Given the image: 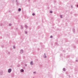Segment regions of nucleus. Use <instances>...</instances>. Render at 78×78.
Segmentation results:
<instances>
[{
  "label": "nucleus",
  "mask_w": 78,
  "mask_h": 78,
  "mask_svg": "<svg viewBox=\"0 0 78 78\" xmlns=\"http://www.w3.org/2000/svg\"><path fill=\"white\" fill-rule=\"evenodd\" d=\"M11 72V69H9L8 70V72H9V73H10V72Z\"/></svg>",
  "instance_id": "f257e3e1"
},
{
  "label": "nucleus",
  "mask_w": 78,
  "mask_h": 78,
  "mask_svg": "<svg viewBox=\"0 0 78 78\" xmlns=\"http://www.w3.org/2000/svg\"><path fill=\"white\" fill-rule=\"evenodd\" d=\"M21 72H23L24 71L23 69H21L20 70Z\"/></svg>",
  "instance_id": "f03ea898"
},
{
  "label": "nucleus",
  "mask_w": 78,
  "mask_h": 78,
  "mask_svg": "<svg viewBox=\"0 0 78 78\" xmlns=\"http://www.w3.org/2000/svg\"><path fill=\"white\" fill-rule=\"evenodd\" d=\"M21 11V9L20 8H19L18 9V11Z\"/></svg>",
  "instance_id": "7ed1b4c3"
},
{
  "label": "nucleus",
  "mask_w": 78,
  "mask_h": 78,
  "mask_svg": "<svg viewBox=\"0 0 78 78\" xmlns=\"http://www.w3.org/2000/svg\"><path fill=\"white\" fill-rule=\"evenodd\" d=\"M30 64H31V65H33V62H30Z\"/></svg>",
  "instance_id": "20e7f679"
},
{
  "label": "nucleus",
  "mask_w": 78,
  "mask_h": 78,
  "mask_svg": "<svg viewBox=\"0 0 78 78\" xmlns=\"http://www.w3.org/2000/svg\"><path fill=\"white\" fill-rule=\"evenodd\" d=\"M32 15L33 16H34V15H35V14L34 13H33Z\"/></svg>",
  "instance_id": "39448f33"
},
{
  "label": "nucleus",
  "mask_w": 78,
  "mask_h": 78,
  "mask_svg": "<svg viewBox=\"0 0 78 78\" xmlns=\"http://www.w3.org/2000/svg\"><path fill=\"white\" fill-rule=\"evenodd\" d=\"M50 13H52L53 12L52 11H50Z\"/></svg>",
  "instance_id": "423d86ee"
},
{
  "label": "nucleus",
  "mask_w": 78,
  "mask_h": 78,
  "mask_svg": "<svg viewBox=\"0 0 78 78\" xmlns=\"http://www.w3.org/2000/svg\"><path fill=\"white\" fill-rule=\"evenodd\" d=\"M50 37L51 38H52V37H53V36H51Z\"/></svg>",
  "instance_id": "0eeeda50"
},
{
  "label": "nucleus",
  "mask_w": 78,
  "mask_h": 78,
  "mask_svg": "<svg viewBox=\"0 0 78 78\" xmlns=\"http://www.w3.org/2000/svg\"><path fill=\"white\" fill-rule=\"evenodd\" d=\"M63 70L64 71H66V70H65V69H63Z\"/></svg>",
  "instance_id": "6e6552de"
},
{
  "label": "nucleus",
  "mask_w": 78,
  "mask_h": 78,
  "mask_svg": "<svg viewBox=\"0 0 78 78\" xmlns=\"http://www.w3.org/2000/svg\"><path fill=\"white\" fill-rule=\"evenodd\" d=\"M9 25L10 26H11V24H9Z\"/></svg>",
  "instance_id": "1a4fd4ad"
},
{
  "label": "nucleus",
  "mask_w": 78,
  "mask_h": 78,
  "mask_svg": "<svg viewBox=\"0 0 78 78\" xmlns=\"http://www.w3.org/2000/svg\"><path fill=\"white\" fill-rule=\"evenodd\" d=\"M44 58H46V56H44Z\"/></svg>",
  "instance_id": "9d476101"
},
{
  "label": "nucleus",
  "mask_w": 78,
  "mask_h": 78,
  "mask_svg": "<svg viewBox=\"0 0 78 78\" xmlns=\"http://www.w3.org/2000/svg\"><path fill=\"white\" fill-rule=\"evenodd\" d=\"M77 7H78V5H77Z\"/></svg>",
  "instance_id": "9b49d317"
},
{
  "label": "nucleus",
  "mask_w": 78,
  "mask_h": 78,
  "mask_svg": "<svg viewBox=\"0 0 78 78\" xmlns=\"http://www.w3.org/2000/svg\"><path fill=\"white\" fill-rule=\"evenodd\" d=\"M14 48H15V47H14Z\"/></svg>",
  "instance_id": "f8f14e48"
},
{
  "label": "nucleus",
  "mask_w": 78,
  "mask_h": 78,
  "mask_svg": "<svg viewBox=\"0 0 78 78\" xmlns=\"http://www.w3.org/2000/svg\"><path fill=\"white\" fill-rule=\"evenodd\" d=\"M26 27H27V26H25Z\"/></svg>",
  "instance_id": "ddd939ff"
},
{
  "label": "nucleus",
  "mask_w": 78,
  "mask_h": 78,
  "mask_svg": "<svg viewBox=\"0 0 78 78\" xmlns=\"http://www.w3.org/2000/svg\"><path fill=\"white\" fill-rule=\"evenodd\" d=\"M61 16H60L61 18H62V17H61Z\"/></svg>",
  "instance_id": "4468645a"
}]
</instances>
